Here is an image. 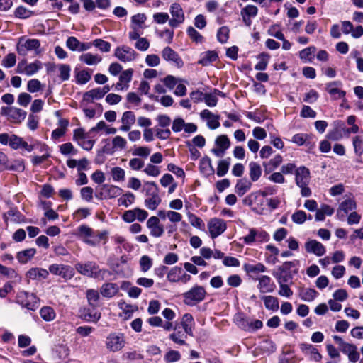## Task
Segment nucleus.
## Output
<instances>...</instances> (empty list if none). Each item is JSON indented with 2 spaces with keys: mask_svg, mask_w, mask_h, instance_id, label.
Listing matches in <instances>:
<instances>
[{
  "mask_svg": "<svg viewBox=\"0 0 363 363\" xmlns=\"http://www.w3.org/2000/svg\"><path fill=\"white\" fill-rule=\"evenodd\" d=\"M77 230V236L90 246H97L101 241H103L104 244L107 242L108 233L106 230H94L86 225L79 226Z\"/></svg>",
  "mask_w": 363,
  "mask_h": 363,
  "instance_id": "nucleus-1",
  "label": "nucleus"
},
{
  "mask_svg": "<svg viewBox=\"0 0 363 363\" xmlns=\"http://www.w3.org/2000/svg\"><path fill=\"white\" fill-rule=\"evenodd\" d=\"M17 52L20 55L25 56L33 52L35 55L41 53L40 42L38 39H30L21 37L17 44Z\"/></svg>",
  "mask_w": 363,
  "mask_h": 363,
  "instance_id": "nucleus-2",
  "label": "nucleus"
},
{
  "mask_svg": "<svg viewBox=\"0 0 363 363\" xmlns=\"http://www.w3.org/2000/svg\"><path fill=\"white\" fill-rule=\"evenodd\" d=\"M16 303L30 311H35L39 306V298L33 293L20 291L16 296Z\"/></svg>",
  "mask_w": 363,
  "mask_h": 363,
  "instance_id": "nucleus-3",
  "label": "nucleus"
},
{
  "mask_svg": "<svg viewBox=\"0 0 363 363\" xmlns=\"http://www.w3.org/2000/svg\"><path fill=\"white\" fill-rule=\"evenodd\" d=\"M206 296V291L201 286H195L183 294L184 302L189 306H194L203 301Z\"/></svg>",
  "mask_w": 363,
  "mask_h": 363,
  "instance_id": "nucleus-4",
  "label": "nucleus"
},
{
  "mask_svg": "<svg viewBox=\"0 0 363 363\" xmlns=\"http://www.w3.org/2000/svg\"><path fill=\"white\" fill-rule=\"evenodd\" d=\"M106 348L111 352H116L121 350L125 345V340L123 333H111L106 338Z\"/></svg>",
  "mask_w": 363,
  "mask_h": 363,
  "instance_id": "nucleus-5",
  "label": "nucleus"
},
{
  "mask_svg": "<svg viewBox=\"0 0 363 363\" xmlns=\"http://www.w3.org/2000/svg\"><path fill=\"white\" fill-rule=\"evenodd\" d=\"M207 228L210 237L214 239L225 231L227 225L225 221L221 218H212L207 223Z\"/></svg>",
  "mask_w": 363,
  "mask_h": 363,
  "instance_id": "nucleus-6",
  "label": "nucleus"
},
{
  "mask_svg": "<svg viewBox=\"0 0 363 363\" xmlns=\"http://www.w3.org/2000/svg\"><path fill=\"white\" fill-rule=\"evenodd\" d=\"M1 114L8 117V119L15 123H20L26 117V112L16 107L1 108Z\"/></svg>",
  "mask_w": 363,
  "mask_h": 363,
  "instance_id": "nucleus-7",
  "label": "nucleus"
},
{
  "mask_svg": "<svg viewBox=\"0 0 363 363\" xmlns=\"http://www.w3.org/2000/svg\"><path fill=\"white\" fill-rule=\"evenodd\" d=\"M147 216V211L140 208H135L132 210L125 211L122 215V219L124 222L130 223L135 220L143 222Z\"/></svg>",
  "mask_w": 363,
  "mask_h": 363,
  "instance_id": "nucleus-8",
  "label": "nucleus"
},
{
  "mask_svg": "<svg viewBox=\"0 0 363 363\" xmlns=\"http://www.w3.org/2000/svg\"><path fill=\"white\" fill-rule=\"evenodd\" d=\"M137 55V52L133 48L125 45L117 47L114 50V56L125 63L133 62Z\"/></svg>",
  "mask_w": 363,
  "mask_h": 363,
  "instance_id": "nucleus-9",
  "label": "nucleus"
},
{
  "mask_svg": "<svg viewBox=\"0 0 363 363\" xmlns=\"http://www.w3.org/2000/svg\"><path fill=\"white\" fill-rule=\"evenodd\" d=\"M216 147L211 150V152L218 157H222L225 154L226 150L230 146V141L227 135H218L215 140Z\"/></svg>",
  "mask_w": 363,
  "mask_h": 363,
  "instance_id": "nucleus-10",
  "label": "nucleus"
},
{
  "mask_svg": "<svg viewBox=\"0 0 363 363\" xmlns=\"http://www.w3.org/2000/svg\"><path fill=\"white\" fill-rule=\"evenodd\" d=\"M169 12L172 15V19L169 21L171 27H177L184 21V13L182 6L178 3H173L170 6Z\"/></svg>",
  "mask_w": 363,
  "mask_h": 363,
  "instance_id": "nucleus-11",
  "label": "nucleus"
},
{
  "mask_svg": "<svg viewBox=\"0 0 363 363\" xmlns=\"http://www.w3.org/2000/svg\"><path fill=\"white\" fill-rule=\"evenodd\" d=\"M147 185L151 186L155 188V191L151 194H147V197L145 199V206L150 210H155L160 204L162 199L158 194L157 187L154 182H150L146 183Z\"/></svg>",
  "mask_w": 363,
  "mask_h": 363,
  "instance_id": "nucleus-12",
  "label": "nucleus"
},
{
  "mask_svg": "<svg viewBox=\"0 0 363 363\" xmlns=\"http://www.w3.org/2000/svg\"><path fill=\"white\" fill-rule=\"evenodd\" d=\"M167 280L170 282L187 283L191 280V276L186 274L184 270L179 267H172L167 274Z\"/></svg>",
  "mask_w": 363,
  "mask_h": 363,
  "instance_id": "nucleus-13",
  "label": "nucleus"
},
{
  "mask_svg": "<svg viewBox=\"0 0 363 363\" xmlns=\"http://www.w3.org/2000/svg\"><path fill=\"white\" fill-rule=\"evenodd\" d=\"M49 272L65 279H70L74 274V269L70 266L57 264H51L49 267Z\"/></svg>",
  "mask_w": 363,
  "mask_h": 363,
  "instance_id": "nucleus-14",
  "label": "nucleus"
},
{
  "mask_svg": "<svg viewBox=\"0 0 363 363\" xmlns=\"http://www.w3.org/2000/svg\"><path fill=\"white\" fill-rule=\"evenodd\" d=\"M146 225L150 231V235L155 238H160L164 233V227L160 224L158 216H152L148 218Z\"/></svg>",
  "mask_w": 363,
  "mask_h": 363,
  "instance_id": "nucleus-15",
  "label": "nucleus"
},
{
  "mask_svg": "<svg viewBox=\"0 0 363 363\" xmlns=\"http://www.w3.org/2000/svg\"><path fill=\"white\" fill-rule=\"evenodd\" d=\"M75 269L81 274L91 277L96 275L99 267L94 262H87L86 263H77Z\"/></svg>",
  "mask_w": 363,
  "mask_h": 363,
  "instance_id": "nucleus-16",
  "label": "nucleus"
},
{
  "mask_svg": "<svg viewBox=\"0 0 363 363\" xmlns=\"http://www.w3.org/2000/svg\"><path fill=\"white\" fill-rule=\"evenodd\" d=\"M299 347L303 354L310 359L315 362H320L322 359V355L318 349L311 344L301 343Z\"/></svg>",
  "mask_w": 363,
  "mask_h": 363,
  "instance_id": "nucleus-17",
  "label": "nucleus"
},
{
  "mask_svg": "<svg viewBox=\"0 0 363 363\" xmlns=\"http://www.w3.org/2000/svg\"><path fill=\"white\" fill-rule=\"evenodd\" d=\"M133 74V69H128L123 71L119 76L118 82L115 84V89L116 91L128 90L129 88V83L132 80Z\"/></svg>",
  "mask_w": 363,
  "mask_h": 363,
  "instance_id": "nucleus-18",
  "label": "nucleus"
},
{
  "mask_svg": "<svg viewBox=\"0 0 363 363\" xmlns=\"http://www.w3.org/2000/svg\"><path fill=\"white\" fill-rule=\"evenodd\" d=\"M307 252L314 254L318 257L323 256L326 252L325 246L315 240H310L305 243Z\"/></svg>",
  "mask_w": 363,
  "mask_h": 363,
  "instance_id": "nucleus-19",
  "label": "nucleus"
},
{
  "mask_svg": "<svg viewBox=\"0 0 363 363\" xmlns=\"http://www.w3.org/2000/svg\"><path fill=\"white\" fill-rule=\"evenodd\" d=\"M295 181L297 186L308 185L310 171L304 166L297 168L295 171Z\"/></svg>",
  "mask_w": 363,
  "mask_h": 363,
  "instance_id": "nucleus-20",
  "label": "nucleus"
},
{
  "mask_svg": "<svg viewBox=\"0 0 363 363\" xmlns=\"http://www.w3.org/2000/svg\"><path fill=\"white\" fill-rule=\"evenodd\" d=\"M258 13V8L252 4L245 6L240 11V15L242 18L243 22L247 26H250L252 23V18H255Z\"/></svg>",
  "mask_w": 363,
  "mask_h": 363,
  "instance_id": "nucleus-21",
  "label": "nucleus"
},
{
  "mask_svg": "<svg viewBox=\"0 0 363 363\" xmlns=\"http://www.w3.org/2000/svg\"><path fill=\"white\" fill-rule=\"evenodd\" d=\"M200 117L207 121V126L211 130L216 129L220 126L219 117L208 109L203 110L200 113Z\"/></svg>",
  "mask_w": 363,
  "mask_h": 363,
  "instance_id": "nucleus-22",
  "label": "nucleus"
},
{
  "mask_svg": "<svg viewBox=\"0 0 363 363\" xmlns=\"http://www.w3.org/2000/svg\"><path fill=\"white\" fill-rule=\"evenodd\" d=\"M41 68L39 62H35L26 65L24 62H19L17 67V72L21 74H25L27 76H31L35 74Z\"/></svg>",
  "mask_w": 363,
  "mask_h": 363,
  "instance_id": "nucleus-23",
  "label": "nucleus"
},
{
  "mask_svg": "<svg viewBox=\"0 0 363 363\" xmlns=\"http://www.w3.org/2000/svg\"><path fill=\"white\" fill-rule=\"evenodd\" d=\"M356 203L354 200L348 199L342 201L337 211L336 216L338 219L342 220L351 211L355 209Z\"/></svg>",
  "mask_w": 363,
  "mask_h": 363,
  "instance_id": "nucleus-24",
  "label": "nucleus"
},
{
  "mask_svg": "<svg viewBox=\"0 0 363 363\" xmlns=\"http://www.w3.org/2000/svg\"><path fill=\"white\" fill-rule=\"evenodd\" d=\"M259 281L257 288L261 293H271L274 291L275 285L272 282V279L269 276L262 275L257 278Z\"/></svg>",
  "mask_w": 363,
  "mask_h": 363,
  "instance_id": "nucleus-25",
  "label": "nucleus"
},
{
  "mask_svg": "<svg viewBox=\"0 0 363 363\" xmlns=\"http://www.w3.org/2000/svg\"><path fill=\"white\" fill-rule=\"evenodd\" d=\"M135 123V116L130 111H125L121 117V125L119 128L121 131L128 132Z\"/></svg>",
  "mask_w": 363,
  "mask_h": 363,
  "instance_id": "nucleus-26",
  "label": "nucleus"
},
{
  "mask_svg": "<svg viewBox=\"0 0 363 363\" xmlns=\"http://www.w3.org/2000/svg\"><path fill=\"white\" fill-rule=\"evenodd\" d=\"M162 56L164 60L172 62L177 66H182L183 64L181 57L170 47H165L162 50Z\"/></svg>",
  "mask_w": 363,
  "mask_h": 363,
  "instance_id": "nucleus-27",
  "label": "nucleus"
},
{
  "mask_svg": "<svg viewBox=\"0 0 363 363\" xmlns=\"http://www.w3.org/2000/svg\"><path fill=\"white\" fill-rule=\"evenodd\" d=\"M79 60L81 62L86 65L94 66L97 65L102 61V57L99 54L85 52L79 56Z\"/></svg>",
  "mask_w": 363,
  "mask_h": 363,
  "instance_id": "nucleus-28",
  "label": "nucleus"
},
{
  "mask_svg": "<svg viewBox=\"0 0 363 363\" xmlns=\"http://www.w3.org/2000/svg\"><path fill=\"white\" fill-rule=\"evenodd\" d=\"M69 121L65 118H60L58 120V128L55 129L51 134V138L52 140H58L61 137L64 136L67 130V127L69 125Z\"/></svg>",
  "mask_w": 363,
  "mask_h": 363,
  "instance_id": "nucleus-29",
  "label": "nucleus"
},
{
  "mask_svg": "<svg viewBox=\"0 0 363 363\" xmlns=\"http://www.w3.org/2000/svg\"><path fill=\"white\" fill-rule=\"evenodd\" d=\"M187 333L179 325L174 327V332L169 335V339L174 342L183 345L186 344L185 339L187 337Z\"/></svg>",
  "mask_w": 363,
  "mask_h": 363,
  "instance_id": "nucleus-30",
  "label": "nucleus"
},
{
  "mask_svg": "<svg viewBox=\"0 0 363 363\" xmlns=\"http://www.w3.org/2000/svg\"><path fill=\"white\" fill-rule=\"evenodd\" d=\"M48 271L38 267L31 268L26 274L28 279L40 280L46 279L48 276Z\"/></svg>",
  "mask_w": 363,
  "mask_h": 363,
  "instance_id": "nucleus-31",
  "label": "nucleus"
},
{
  "mask_svg": "<svg viewBox=\"0 0 363 363\" xmlns=\"http://www.w3.org/2000/svg\"><path fill=\"white\" fill-rule=\"evenodd\" d=\"M101 194L104 199H112L119 196L123 190L114 185H104L101 188Z\"/></svg>",
  "mask_w": 363,
  "mask_h": 363,
  "instance_id": "nucleus-32",
  "label": "nucleus"
},
{
  "mask_svg": "<svg viewBox=\"0 0 363 363\" xmlns=\"http://www.w3.org/2000/svg\"><path fill=\"white\" fill-rule=\"evenodd\" d=\"M157 216L162 219L168 218V220L173 223H179L182 219L181 213L171 210H160L157 212Z\"/></svg>",
  "mask_w": 363,
  "mask_h": 363,
  "instance_id": "nucleus-33",
  "label": "nucleus"
},
{
  "mask_svg": "<svg viewBox=\"0 0 363 363\" xmlns=\"http://www.w3.org/2000/svg\"><path fill=\"white\" fill-rule=\"evenodd\" d=\"M194 321L193 316L189 313H185L182 318L181 325L182 328L190 336H193V330L194 328Z\"/></svg>",
  "mask_w": 363,
  "mask_h": 363,
  "instance_id": "nucleus-34",
  "label": "nucleus"
},
{
  "mask_svg": "<svg viewBox=\"0 0 363 363\" xmlns=\"http://www.w3.org/2000/svg\"><path fill=\"white\" fill-rule=\"evenodd\" d=\"M199 169L201 172L206 176L213 175L215 172L211 160L208 157H204L201 160Z\"/></svg>",
  "mask_w": 363,
  "mask_h": 363,
  "instance_id": "nucleus-35",
  "label": "nucleus"
},
{
  "mask_svg": "<svg viewBox=\"0 0 363 363\" xmlns=\"http://www.w3.org/2000/svg\"><path fill=\"white\" fill-rule=\"evenodd\" d=\"M318 293L313 289L303 288L299 290L298 296L301 300L311 302L318 296Z\"/></svg>",
  "mask_w": 363,
  "mask_h": 363,
  "instance_id": "nucleus-36",
  "label": "nucleus"
},
{
  "mask_svg": "<svg viewBox=\"0 0 363 363\" xmlns=\"http://www.w3.org/2000/svg\"><path fill=\"white\" fill-rule=\"evenodd\" d=\"M4 218L6 222L19 223L23 221V216L21 213L15 209H10L4 215Z\"/></svg>",
  "mask_w": 363,
  "mask_h": 363,
  "instance_id": "nucleus-37",
  "label": "nucleus"
},
{
  "mask_svg": "<svg viewBox=\"0 0 363 363\" xmlns=\"http://www.w3.org/2000/svg\"><path fill=\"white\" fill-rule=\"evenodd\" d=\"M147 19L145 13H137L131 17L132 30H140L143 28V24Z\"/></svg>",
  "mask_w": 363,
  "mask_h": 363,
  "instance_id": "nucleus-38",
  "label": "nucleus"
},
{
  "mask_svg": "<svg viewBox=\"0 0 363 363\" xmlns=\"http://www.w3.org/2000/svg\"><path fill=\"white\" fill-rule=\"evenodd\" d=\"M36 250L34 248H29L25 250L18 252L16 258L18 262L22 264H26L30 261L35 255Z\"/></svg>",
  "mask_w": 363,
  "mask_h": 363,
  "instance_id": "nucleus-39",
  "label": "nucleus"
},
{
  "mask_svg": "<svg viewBox=\"0 0 363 363\" xmlns=\"http://www.w3.org/2000/svg\"><path fill=\"white\" fill-rule=\"evenodd\" d=\"M218 58V55L214 51H208L203 53L200 59L199 60V64L202 65L203 66H208L211 62H215Z\"/></svg>",
  "mask_w": 363,
  "mask_h": 363,
  "instance_id": "nucleus-40",
  "label": "nucleus"
},
{
  "mask_svg": "<svg viewBox=\"0 0 363 363\" xmlns=\"http://www.w3.org/2000/svg\"><path fill=\"white\" fill-rule=\"evenodd\" d=\"M249 175L252 182H257L262 175V169L260 165L255 162L249 164Z\"/></svg>",
  "mask_w": 363,
  "mask_h": 363,
  "instance_id": "nucleus-41",
  "label": "nucleus"
},
{
  "mask_svg": "<svg viewBox=\"0 0 363 363\" xmlns=\"http://www.w3.org/2000/svg\"><path fill=\"white\" fill-rule=\"evenodd\" d=\"M118 291V287L116 284L106 283L102 286L101 293L105 297H113Z\"/></svg>",
  "mask_w": 363,
  "mask_h": 363,
  "instance_id": "nucleus-42",
  "label": "nucleus"
},
{
  "mask_svg": "<svg viewBox=\"0 0 363 363\" xmlns=\"http://www.w3.org/2000/svg\"><path fill=\"white\" fill-rule=\"evenodd\" d=\"M135 201V195L133 193L128 191L118 199V206H122L125 208H128L132 204H133Z\"/></svg>",
  "mask_w": 363,
  "mask_h": 363,
  "instance_id": "nucleus-43",
  "label": "nucleus"
},
{
  "mask_svg": "<svg viewBox=\"0 0 363 363\" xmlns=\"http://www.w3.org/2000/svg\"><path fill=\"white\" fill-rule=\"evenodd\" d=\"M251 187V183L246 179H239L235 187V192L238 196H243Z\"/></svg>",
  "mask_w": 363,
  "mask_h": 363,
  "instance_id": "nucleus-44",
  "label": "nucleus"
},
{
  "mask_svg": "<svg viewBox=\"0 0 363 363\" xmlns=\"http://www.w3.org/2000/svg\"><path fill=\"white\" fill-rule=\"evenodd\" d=\"M127 140L121 135H116L113 138L111 141L113 152L121 151L126 148Z\"/></svg>",
  "mask_w": 363,
  "mask_h": 363,
  "instance_id": "nucleus-45",
  "label": "nucleus"
},
{
  "mask_svg": "<svg viewBox=\"0 0 363 363\" xmlns=\"http://www.w3.org/2000/svg\"><path fill=\"white\" fill-rule=\"evenodd\" d=\"M267 309L276 311L279 309V301L277 297L272 296H264L262 297Z\"/></svg>",
  "mask_w": 363,
  "mask_h": 363,
  "instance_id": "nucleus-46",
  "label": "nucleus"
},
{
  "mask_svg": "<svg viewBox=\"0 0 363 363\" xmlns=\"http://www.w3.org/2000/svg\"><path fill=\"white\" fill-rule=\"evenodd\" d=\"M337 82L330 83L327 85V91L335 99H338L343 98L345 96V92L342 90L339 89L335 86Z\"/></svg>",
  "mask_w": 363,
  "mask_h": 363,
  "instance_id": "nucleus-47",
  "label": "nucleus"
},
{
  "mask_svg": "<svg viewBox=\"0 0 363 363\" xmlns=\"http://www.w3.org/2000/svg\"><path fill=\"white\" fill-rule=\"evenodd\" d=\"M316 51V48L314 46L308 47L299 52V57L302 61L304 62H311L313 57L314 54Z\"/></svg>",
  "mask_w": 363,
  "mask_h": 363,
  "instance_id": "nucleus-48",
  "label": "nucleus"
},
{
  "mask_svg": "<svg viewBox=\"0 0 363 363\" xmlns=\"http://www.w3.org/2000/svg\"><path fill=\"white\" fill-rule=\"evenodd\" d=\"M40 317L47 322L53 320L56 317L54 309L50 306H44L40 310Z\"/></svg>",
  "mask_w": 363,
  "mask_h": 363,
  "instance_id": "nucleus-49",
  "label": "nucleus"
},
{
  "mask_svg": "<svg viewBox=\"0 0 363 363\" xmlns=\"http://www.w3.org/2000/svg\"><path fill=\"white\" fill-rule=\"evenodd\" d=\"M234 322L241 329L247 330L249 328L250 319L247 318L244 314L238 313L234 316Z\"/></svg>",
  "mask_w": 363,
  "mask_h": 363,
  "instance_id": "nucleus-50",
  "label": "nucleus"
},
{
  "mask_svg": "<svg viewBox=\"0 0 363 363\" xmlns=\"http://www.w3.org/2000/svg\"><path fill=\"white\" fill-rule=\"evenodd\" d=\"M230 159L226 158L218 162L216 174L218 177L225 175L229 169Z\"/></svg>",
  "mask_w": 363,
  "mask_h": 363,
  "instance_id": "nucleus-51",
  "label": "nucleus"
},
{
  "mask_svg": "<svg viewBox=\"0 0 363 363\" xmlns=\"http://www.w3.org/2000/svg\"><path fill=\"white\" fill-rule=\"evenodd\" d=\"M186 215L189 222L193 227L199 230L204 229V223L201 218L191 212H188Z\"/></svg>",
  "mask_w": 363,
  "mask_h": 363,
  "instance_id": "nucleus-52",
  "label": "nucleus"
},
{
  "mask_svg": "<svg viewBox=\"0 0 363 363\" xmlns=\"http://www.w3.org/2000/svg\"><path fill=\"white\" fill-rule=\"evenodd\" d=\"M1 167H4L6 169L16 172H23L25 168L23 161L22 160H15L8 164L6 162L5 165H1Z\"/></svg>",
  "mask_w": 363,
  "mask_h": 363,
  "instance_id": "nucleus-53",
  "label": "nucleus"
},
{
  "mask_svg": "<svg viewBox=\"0 0 363 363\" xmlns=\"http://www.w3.org/2000/svg\"><path fill=\"white\" fill-rule=\"evenodd\" d=\"M244 269L247 273L264 272L267 270L266 267L262 263L246 264L244 265Z\"/></svg>",
  "mask_w": 363,
  "mask_h": 363,
  "instance_id": "nucleus-54",
  "label": "nucleus"
},
{
  "mask_svg": "<svg viewBox=\"0 0 363 363\" xmlns=\"http://www.w3.org/2000/svg\"><path fill=\"white\" fill-rule=\"evenodd\" d=\"M111 174L114 182H123L125 180V172L121 167H113L111 169Z\"/></svg>",
  "mask_w": 363,
  "mask_h": 363,
  "instance_id": "nucleus-55",
  "label": "nucleus"
},
{
  "mask_svg": "<svg viewBox=\"0 0 363 363\" xmlns=\"http://www.w3.org/2000/svg\"><path fill=\"white\" fill-rule=\"evenodd\" d=\"M104 96L103 95V94L100 89V87H98V88L91 89L89 91H86L84 94V99L86 100V101H89L90 99H91V100L100 99L103 98Z\"/></svg>",
  "mask_w": 363,
  "mask_h": 363,
  "instance_id": "nucleus-56",
  "label": "nucleus"
},
{
  "mask_svg": "<svg viewBox=\"0 0 363 363\" xmlns=\"http://www.w3.org/2000/svg\"><path fill=\"white\" fill-rule=\"evenodd\" d=\"M93 46L97 48L100 51L103 52H108L111 50V45L110 43L105 41L102 39H95L92 42Z\"/></svg>",
  "mask_w": 363,
  "mask_h": 363,
  "instance_id": "nucleus-57",
  "label": "nucleus"
},
{
  "mask_svg": "<svg viewBox=\"0 0 363 363\" xmlns=\"http://www.w3.org/2000/svg\"><path fill=\"white\" fill-rule=\"evenodd\" d=\"M258 62L255 66L256 70H265L269 60V55L265 53H262L258 56Z\"/></svg>",
  "mask_w": 363,
  "mask_h": 363,
  "instance_id": "nucleus-58",
  "label": "nucleus"
},
{
  "mask_svg": "<svg viewBox=\"0 0 363 363\" xmlns=\"http://www.w3.org/2000/svg\"><path fill=\"white\" fill-rule=\"evenodd\" d=\"M216 94H221V91L215 90L213 94H206L204 96V101L206 104L210 107H214L218 103V98Z\"/></svg>",
  "mask_w": 363,
  "mask_h": 363,
  "instance_id": "nucleus-59",
  "label": "nucleus"
},
{
  "mask_svg": "<svg viewBox=\"0 0 363 363\" xmlns=\"http://www.w3.org/2000/svg\"><path fill=\"white\" fill-rule=\"evenodd\" d=\"M0 274L9 278L17 279L19 281H21V278L18 276V274L16 272V271L13 269L6 267L1 264Z\"/></svg>",
  "mask_w": 363,
  "mask_h": 363,
  "instance_id": "nucleus-60",
  "label": "nucleus"
},
{
  "mask_svg": "<svg viewBox=\"0 0 363 363\" xmlns=\"http://www.w3.org/2000/svg\"><path fill=\"white\" fill-rule=\"evenodd\" d=\"M33 14V12L27 9L24 6H18L16 9L14 11V15L16 18H28L30 17Z\"/></svg>",
  "mask_w": 363,
  "mask_h": 363,
  "instance_id": "nucleus-61",
  "label": "nucleus"
},
{
  "mask_svg": "<svg viewBox=\"0 0 363 363\" xmlns=\"http://www.w3.org/2000/svg\"><path fill=\"white\" fill-rule=\"evenodd\" d=\"M151 152L150 148L145 146H137L135 147L133 150V155L142 157H147Z\"/></svg>",
  "mask_w": 363,
  "mask_h": 363,
  "instance_id": "nucleus-62",
  "label": "nucleus"
},
{
  "mask_svg": "<svg viewBox=\"0 0 363 363\" xmlns=\"http://www.w3.org/2000/svg\"><path fill=\"white\" fill-rule=\"evenodd\" d=\"M282 157L280 155H276L274 157L271 159L268 162H264L263 165L266 169L272 170L281 164L282 162Z\"/></svg>",
  "mask_w": 363,
  "mask_h": 363,
  "instance_id": "nucleus-63",
  "label": "nucleus"
},
{
  "mask_svg": "<svg viewBox=\"0 0 363 363\" xmlns=\"http://www.w3.org/2000/svg\"><path fill=\"white\" fill-rule=\"evenodd\" d=\"M308 139L309 135L308 134L297 133L292 137L291 141L298 146H301L306 144Z\"/></svg>",
  "mask_w": 363,
  "mask_h": 363,
  "instance_id": "nucleus-64",
  "label": "nucleus"
}]
</instances>
